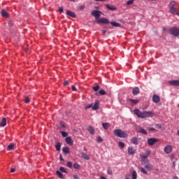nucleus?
Returning a JSON list of instances; mask_svg holds the SVG:
<instances>
[{
    "label": "nucleus",
    "instance_id": "nucleus-1",
    "mask_svg": "<svg viewBox=\"0 0 179 179\" xmlns=\"http://www.w3.org/2000/svg\"><path fill=\"white\" fill-rule=\"evenodd\" d=\"M134 114L138 117V118H149L153 115V112L152 111H141L139 109H135L134 110Z\"/></svg>",
    "mask_w": 179,
    "mask_h": 179
},
{
    "label": "nucleus",
    "instance_id": "nucleus-2",
    "mask_svg": "<svg viewBox=\"0 0 179 179\" xmlns=\"http://www.w3.org/2000/svg\"><path fill=\"white\" fill-rule=\"evenodd\" d=\"M114 135L117 138H128V134H127L124 131L121 129L114 130Z\"/></svg>",
    "mask_w": 179,
    "mask_h": 179
},
{
    "label": "nucleus",
    "instance_id": "nucleus-3",
    "mask_svg": "<svg viewBox=\"0 0 179 179\" xmlns=\"http://www.w3.org/2000/svg\"><path fill=\"white\" fill-rule=\"evenodd\" d=\"M169 34L173 36V37H178L179 36V29L178 27H173L168 29Z\"/></svg>",
    "mask_w": 179,
    "mask_h": 179
},
{
    "label": "nucleus",
    "instance_id": "nucleus-4",
    "mask_svg": "<svg viewBox=\"0 0 179 179\" xmlns=\"http://www.w3.org/2000/svg\"><path fill=\"white\" fill-rule=\"evenodd\" d=\"M92 16H94L97 22V20H99L100 16L101 15V11L94 10L91 12Z\"/></svg>",
    "mask_w": 179,
    "mask_h": 179
},
{
    "label": "nucleus",
    "instance_id": "nucleus-5",
    "mask_svg": "<svg viewBox=\"0 0 179 179\" xmlns=\"http://www.w3.org/2000/svg\"><path fill=\"white\" fill-rule=\"evenodd\" d=\"M147 142L150 146H153V145L159 142V139L155 138H150L148 139Z\"/></svg>",
    "mask_w": 179,
    "mask_h": 179
},
{
    "label": "nucleus",
    "instance_id": "nucleus-6",
    "mask_svg": "<svg viewBox=\"0 0 179 179\" xmlns=\"http://www.w3.org/2000/svg\"><path fill=\"white\" fill-rule=\"evenodd\" d=\"M164 152L166 153V155H170L171 152H173V146L168 145L164 147Z\"/></svg>",
    "mask_w": 179,
    "mask_h": 179
},
{
    "label": "nucleus",
    "instance_id": "nucleus-7",
    "mask_svg": "<svg viewBox=\"0 0 179 179\" xmlns=\"http://www.w3.org/2000/svg\"><path fill=\"white\" fill-rule=\"evenodd\" d=\"M97 23H103V24H108L110 23V21L107 18H101L99 20H97Z\"/></svg>",
    "mask_w": 179,
    "mask_h": 179
},
{
    "label": "nucleus",
    "instance_id": "nucleus-8",
    "mask_svg": "<svg viewBox=\"0 0 179 179\" xmlns=\"http://www.w3.org/2000/svg\"><path fill=\"white\" fill-rule=\"evenodd\" d=\"M151 152L150 150H147L145 151L144 153L141 155V159H148V157H149V155H150Z\"/></svg>",
    "mask_w": 179,
    "mask_h": 179
},
{
    "label": "nucleus",
    "instance_id": "nucleus-9",
    "mask_svg": "<svg viewBox=\"0 0 179 179\" xmlns=\"http://www.w3.org/2000/svg\"><path fill=\"white\" fill-rule=\"evenodd\" d=\"M65 141L67 145H69L70 146H72L73 145V140H72V137L68 136L65 138Z\"/></svg>",
    "mask_w": 179,
    "mask_h": 179
},
{
    "label": "nucleus",
    "instance_id": "nucleus-10",
    "mask_svg": "<svg viewBox=\"0 0 179 179\" xmlns=\"http://www.w3.org/2000/svg\"><path fill=\"white\" fill-rule=\"evenodd\" d=\"M80 157H83V159H85V160H90V157L85 152H80L79 154Z\"/></svg>",
    "mask_w": 179,
    "mask_h": 179
},
{
    "label": "nucleus",
    "instance_id": "nucleus-11",
    "mask_svg": "<svg viewBox=\"0 0 179 179\" xmlns=\"http://www.w3.org/2000/svg\"><path fill=\"white\" fill-rule=\"evenodd\" d=\"M128 154L130 155V156H134L135 155V150L134 147L130 146L128 148Z\"/></svg>",
    "mask_w": 179,
    "mask_h": 179
},
{
    "label": "nucleus",
    "instance_id": "nucleus-12",
    "mask_svg": "<svg viewBox=\"0 0 179 179\" xmlns=\"http://www.w3.org/2000/svg\"><path fill=\"white\" fill-rule=\"evenodd\" d=\"M171 86H179V80H173L169 82Z\"/></svg>",
    "mask_w": 179,
    "mask_h": 179
},
{
    "label": "nucleus",
    "instance_id": "nucleus-13",
    "mask_svg": "<svg viewBox=\"0 0 179 179\" xmlns=\"http://www.w3.org/2000/svg\"><path fill=\"white\" fill-rule=\"evenodd\" d=\"M145 169L148 170V171H151V170L153 169V165H152L149 162H146L145 164Z\"/></svg>",
    "mask_w": 179,
    "mask_h": 179
},
{
    "label": "nucleus",
    "instance_id": "nucleus-14",
    "mask_svg": "<svg viewBox=\"0 0 179 179\" xmlns=\"http://www.w3.org/2000/svg\"><path fill=\"white\" fill-rule=\"evenodd\" d=\"M139 93H141V90H139V87H136L133 89L132 94L134 96H136V94H139Z\"/></svg>",
    "mask_w": 179,
    "mask_h": 179
},
{
    "label": "nucleus",
    "instance_id": "nucleus-15",
    "mask_svg": "<svg viewBox=\"0 0 179 179\" xmlns=\"http://www.w3.org/2000/svg\"><path fill=\"white\" fill-rule=\"evenodd\" d=\"M152 101L153 103H159V101H160V96L156 94H154L152 96Z\"/></svg>",
    "mask_w": 179,
    "mask_h": 179
},
{
    "label": "nucleus",
    "instance_id": "nucleus-16",
    "mask_svg": "<svg viewBox=\"0 0 179 179\" xmlns=\"http://www.w3.org/2000/svg\"><path fill=\"white\" fill-rule=\"evenodd\" d=\"M100 105V102L96 100L95 101L94 105H92V110H99V106Z\"/></svg>",
    "mask_w": 179,
    "mask_h": 179
},
{
    "label": "nucleus",
    "instance_id": "nucleus-17",
    "mask_svg": "<svg viewBox=\"0 0 179 179\" xmlns=\"http://www.w3.org/2000/svg\"><path fill=\"white\" fill-rule=\"evenodd\" d=\"M169 12H171L172 15H177L178 16H179V13L178 11H177V8L176 7H174L173 8L169 9Z\"/></svg>",
    "mask_w": 179,
    "mask_h": 179
},
{
    "label": "nucleus",
    "instance_id": "nucleus-18",
    "mask_svg": "<svg viewBox=\"0 0 179 179\" xmlns=\"http://www.w3.org/2000/svg\"><path fill=\"white\" fill-rule=\"evenodd\" d=\"M66 14L67 15V16H70L71 17H76V15L75 14V13L71 10H67Z\"/></svg>",
    "mask_w": 179,
    "mask_h": 179
},
{
    "label": "nucleus",
    "instance_id": "nucleus-19",
    "mask_svg": "<svg viewBox=\"0 0 179 179\" xmlns=\"http://www.w3.org/2000/svg\"><path fill=\"white\" fill-rule=\"evenodd\" d=\"M1 13L3 17H9V13H8V12H6L5 9L1 10Z\"/></svg>",
    "mask_w": 179,
    "mask_h": 179
},
{
    "label": "nucleus",
    "instance_id": "nucleus-20",
    "mask_svg": "<svg viewBox=\"0 0 179 179\" xmlns=\"http://www.w3.org/2000/svg\"><path fill=\"white\" fill-rule=\"evenodd\" d=\"M106 8L107 9H108L109 10H117V8L114 6H111L110 4H107L106 5Z\"/></svg>",
    "mask_w": 179,
    "mask_h": 179
},
{
    "label": "nucleus",
    "instance_id": "nucleus-21",
    "mask_svg": "<svg viewBox=\"0 0 179 179\" xmlns=\"http://www.w3.org/2000/svg\"><path fill=\"white\" fill-rule=\"evenodd\" d=\"M131 143H133V145H138V138L136 137H133L131 139Z\"/></svg>",
    "mask_w": 179,
    "mask_h": 179
},
{
    "label": "nucleus",
    "instance_id": "nucleus-22",
    "mask_svg": "<svg viewBox=\"0 0 179 179\" xmlns=\"http://www.w3.org/2000/svg\"><path fill=\"white\" fill-rule=\"evenodd\" d=\"M174 6H176V1H172L169 4V10L174 8H175Z\"/></svg>",
    "mask_w": 179,
    "mask_h": 179
},
{
    "label": "nucleus",
    "instance_id": "nucleus-23",
    "mask_svg": "<svg viewBox=\"0 0 179 179\" xmlns=\"http://www.w3.org/2000/svg\"><path fill=\"white\" fill-rule=\"evenodd\" d=\"M110 24H111V26H113V27H120V24L118 22H110Z\"/></svg>",
    "mask_w": 179,
    "mask_h": 179
},
{
    "label": "nucleus",
    "instance_id": "nucleus-24",
    "mask_svg": "<svg viewBox=\"0 0 179 179\" xmlns=\"http://www.w3.org/2000/svg\"><path fill=\"white\" fill-rule=\"evenodd\" d=\"M88 132H90V134H91V135H94V129H93V127L90 126L88 127Z\"/></svg>",
    "mask_w": 179,
    "mask_h": 179
},
{
    "label": "nucleus",
    "instance_id": "nucleus-25",
    "mask_svg": "<svg viewBox=\"0 0 179 179\" xmlns=\"http://www.w3.org/2000/svg\"><path fill=\"white\" fill-rule=\"evenodd\" d=\"M0 125L1 127H6V118L3 117L1 120V122H0Z\"/></svg>",
    "mask_w": 179,
    "mask_h": 179
},
{
    "label": "nucleus",
    "instance_id": "nucleus-26",
    "mask_svg": "<svg viewBox=\"0 0 179 179\" xmlns=\"http://www.w3.org/2000/svg\"><path fill=\"white\" fill-rule=\"evenodd\" d=\"M110 123H103L102 124V127L103 128V129H108V128H110Z\"/></svg>",
    "mask_w": 179,
    "mask_h": 179
},
{
    "label": "nucleus",
    "instance_id": "nucleus-27",
    "mask_svg": "<svg viewBox=\"0 0 179 179\" xmlns=\"http://www.w3.org/2000/svg\"><path fill=\"white\" fill-rule=\"evenodd\" d=\"M7 149L8 150H13V149H15V144L10 143L9 145H8Z\"/></svg>",
    "mask_w": 179,
    "mask_h": 179
},
{
    "label": "nucleus",
    "instance_id": "nucleus-28",
    "mask_svg": "<svg viewBox=\"0 0 179 179\" xmlns=\"http://www.w3.org/2000/svg\"><path fill=\"white\" fill-rule=\"evenodd\" d=\"M131 176H132V179L138 178V173H136V171H133Z\"/></svg>",
    "mask_w": 179,
    "mask_h": 179
},
{
    "label": "nucleus",
    "instance_id": "nucleus-29",
    "mask_svg": "<svg viewBox=\"0 0 179 179\" xmlns=\"http://www.w3.org/2000/svg\"><path fill=\"white\" fill-rule=\"evenodd\" d=\"M140 134H143V135H148V131L145 129L141 128L140 130L138 131Z\"/></svg>",
    "mask_w": 179,
    "mask_h": 179
},
{
    "label": "nucleus",
    "instance_id": "nucleus-30",
    "mask_svg": "<svg viewBox=\"0 0 179 179\" xmlns=\"http://www.w3.org/2000/svg\"><path fill=\"white\" fill-rule=\"evenodd\" d=\"M62 152L65 153V155H68L69 153V148L64 147L62 148Z\"/></svg>",
    "mask_w": 179,
    "mask_h": 179
},
{
    "label": "nucleus",
    "instance_id": "nucleus-31",
    "mask_svg": "<svg viewBox=\"0 0 179 179\" xmlns=\"http://www.w3.org/2000/svg\"><path fill=\"white\" fill-rule=\"evenodd\" d=\"M56 174H57V177H59V178H62L64 177V175L59 171H57Z\"/></svg>",
    "mask_w": 179,
    "mask_h": 179
},
{
    "label": "nucleus",
    "instance_id": "nucleus-32",
    "mask_svg": "<svg viewBox=\"0 0 179 179\" xmlns=\"http://www.w3.org/2000/svg\"><path fill=\"white\" fill-rule=\"evenodd\" d=\"M129 101L131 102L132 104H138V103H139V100H138V99H130Z\"/></svg>",
    "mask_w": 179,
    "mask_h": 179
},
{
    "label": "nucleus",
    "instance_id": "nucleus-33",
    "mask_svg": "<svg viewBox=\"0 0 179 179\" xmlns=\"http://www.w3.org/2000/svg\"><path fill=\"white\" fill-rule=\"evenodd\" d=\"M118 145L120 149H124L125 148V143L121 141L119 142Z\"/></svg>",
    "mask_w": 179,
    "mask_h": 179
},
{
    "label": "nucleus",
    "instance_id": "nucleus-34",
    "mask_svg": "<svg viewBox=\"0 0 179 179\" xmlns=\"http://www.w3.org/2000/svg\"><path fill=\"white\" fill-rule=\"evenodd\" d=\"M99 94H101V96H104L106 94H107V93L106 92V91L104 90H100L99 91Z\"/></svg>",
    "mask_w": 179,
    "mask_h": 179
},
{
    "label": "nucleus",
    "instance_id": "nucleus-35",
    "mask_svg": "<svg viewBox=\"0 0 179 179\" xmlns=\"http://www.w3.org/2000/svg\"><path fill=\"white\" fill-rule=\"evenodd\" d=\"M56 150H61V143H57L55 145Z\"/></svg>",
    "mask_w": 179,
    "mask_h": 179
},
{
    "label": "nucleus",
    "instance_id": "nucleus-36",
    "mask_svg": "<svg viewBox=\"0 0 179 179\" xmlns=\"http://www.w3.org/2000/svg\"><path fill=\"white\" fill-rule=\"evenodd\" d=\"M92 89H93L94 92H99V89H100V86L96 85L95 87H93Z\"/></svg>",
    "mask_w": 179,
    "mask_h": 179
},
{
    "label": "nucleus",
    "instance_id": "nucleus-37",
    "mask_svg": "<svg viewBox=\"0 0 179 179\" xmlns=\"http://www.w3.org/2000/svg\"><path fill=\"white\" fill-rule=\"evenodd\" d=\"M61 134H62V136H63V138H66L68 136V133L65 131H61Z\"/></svg>",
    "mask_w": 179,
    "mask_h": 179
},
{
    "label": "nucleus",
    "instance_id": "nucleus-38",
    "mask_svg": "<svg viewBox=\"0 0 179 179\" xmlns=\"http://www.w3.org/2000/svg\"><path fill=\"white\" fill-rule=\"evenodd\" d=\"M59 170L62 173H68V171H66V169L64 167L61 166L59 168Z\"/></svg>",
    "mask_w": 179,
    "mask_h": 179
},
{
    "label": "nucleus",
    "instance_id": "nucleus-39",
    "mask_svg": "<svg viewBox=\"0 0 179 179\" xmlns=\"http://www.w3.org/2000/svg\"><path fill=\"white\" fill-rule=\"evenodd\" d=\"M89 108H93V104H89V105H87L86 106H85V110H87Z\"/></svg>",
    "mask_w": 179,
    "mask_h": 179
},
{
    "label": "nucleus",
    "instance_id": "nucleus-40",
    "mask_svg": "<svg viewBox=\"0 0 179 179\" xmlns=\"http://www.w3.org/2000/svg\"><path fill=\"white\" fill-rule=\"evenodd\" d=\"M141 172L143 173V174H148V171L144 169V168H141L140 169Z\"/></svg>",
    "mask_w": 179,
    "mask_h": 179
},
{
    "label": "nucleus",
    "instance_id": "nucleus-41",
    "mask_svg": "<svg viewBox=\"0 0 179 179\" xmlns=\"http://www.w3.org/2000/svg\"><path fill=\"white\" fill-rule=\"evenodd\" d=\"M79 167H80V166H79V164L78 163H75L73 164V168L76 169V170H78L79 169Z\"/></svg>",
    "mask_w": 179,
    "mask_h": 179
},
{
    "label": "nucleus",
    "instance_id": "nucleus-42",
    "mask_svg": "<svg viewBox=\"0 0 179 179\" xmlns=\"http://www.w3.org/2000/svg\"><path fill=\"white\" fill-rule=\"evenodd\" d=\"M155 128H157V129H162V124H155Z\"/></svg>",
    "mask_w": 179,
    "mask_h": 179
},
{
    "label": "nucleus",
    "instance_id": "nucleus-43",
    "mask_svg": "<svg viewBox=\"0 0 179 179\" xmlns=\"http://www.w3.org/2000/svg\"><path fill=\"white\" fill-rule=\"evenodd\" d=\"M97 142H98V143H100V142H103V138H101V136H98Z\"/></svg>",
    "mask_w": 179,
    "mask_h": 179
},
{
    "label": "nucleus",
    "instance_id": "nucleus-44",
    "mask_svg": "<svg viewBox=\"0 0 179 179\" xmlns=\"http://www.w3.org/2000/svg\"><path fill=\"white\" fill-rule=\"evenodd\" d=\"M135 0H129L127 2V5H132V3H134Z\"/></svg>",
    "mask_w": 179,
    "mask_h": 179
},
{
    "label": "nucleus",
    "instance_id": "nucleus-45",
    "mask_svg": "<svg viewBox=\"0 0 179 179\" xmlns=\"http://www.w3.org/2000/svg\"><path fill=\"white\" fill-rule=\"evenodd\" d=\"M72 163L71 162H68L66 164L67 167H69V169L72 168Z\"/></svg>",
    "mask_w": 179,
    "mask_h": 179
},
{
    "label": "nucleus",
    "instance_id": "nucleus-46",
    "mask_svg": "<svg viewBox=\"0 0 179 179\" xmlns=\"http://www.w3.org/2000/svg\"><path fill=\"white\" fill-rule=\"evenodd\" d=\"M24 102L27 103V104L30 103V98L29 97L25 98Z\"/></svg>",
    "mask_w": 179,
    "mask_h": 179
},
{
    "label": "nucleus",
    "instance_id": "nucleus-47",
    "mask_svg": "<svg viewBox=\"0 0 179 179\" xmlns=\"http://www.w3.org/2000/svg\"><path fill=\"white\" fill-rule=\"evenodd\" d=\"M71 89L73 92H76V87L74 85H71Z\"/></svg>",
    "mask_w": 179,
    "mask_h": 179
},
{
    "label": "nucleus",
    "instance_id": "nucleus-48",
    "mask_svg": "<svg viewBox=\"0 0 179 179\" xmlns=\"http://www.w3.org/2000/svg\"><path fill=\"white\" fill-rule=\"evenodd\" d=\"M59 12H60L61 13H62V12H64V8H62V7H59Z\"/></svg>",
    "mask_w": 179,
    "mask_h": 179
},
{
    "label": "nucleus",
    "instance_id": "nucleus-49",
    "mask_svg": "<svg viewBox=\"0 0 179 179\" xmlns=\"http://www.w3.org/2000/svg\"><path fill=\"white\" fill-rule=\"evenodd\" d=\"M108 174H113V171L110 169H108Z\"/></svg>",
    "mask_w": 179,
    "mask_h": 179
},
{
    "label": "nucleus",
    "instance_id": "nucleus-50",
    "mask_svg": "<svg viewBox=\"0 0 179 179\" xmlns=\"http://www.w3.org/2000/svg\"><path fill=\"white\" fill-rule=\"evenodd\" d=\"M64 86H68V85H69V81H65L64 83Z\"/></svg>",
    "mask_w": 179,
    "mask_h": 179
},
{
    "label": "nucleus",
    "instance_id": "nucleus-51",
    "mask_svg": "<svg viewBox=\"0 0 179 179\" xmlns=\"http://www.w3.org/2000/svg\"><path fill=\"white\" fill-rule=\"evenodd\" d=\"M155 128H153V127H149L148 128V131H155Z\"/></svg>",
    "mask_w": 179,
    "mask_h": 179
},
{
    "label": "nucleus",
    "instance_id": "nucleus-52",
    "mask_svg": "<svg viewBox=\"0 0 179 179\" xmlns=\"http://www.w3.org/2000/svg\"><path fill=\"white\" fill-rule=\"evenodd\" d=\"M73 178L74 179H78L79 178L78 177V175H73Z\"/></svg>",
    "mask_w": 179,
    "mask_h": 179
},
{
    "label": "nucleus",
    "instance_id": "nucleus-53",
    "mask_svg": "<svg viewBox=\"0 0 179 179\" xmlns=\"http://www.w3.org/2000/svg\"><path fill=\"white\" fill-rule=\"evenodd\" d=\"M8 26H9L10 27H12V26H13L12 22H8Z\"/></svg>",
    "mask_w": 179,
    "mask_h": 179
},
{
    "label": "nucleus",
    "instance_id": "nucleus-54",
    "mask_svg": "<svg viewBox=\"0 0 179 179\" xmlns=\"http://www.w3.org/2000/svg\"><path fill=\"white\" fill-rule=\"evenodd\" d=\"M59 159H60L61 162H64V158H62V155H60Z\"/></svg>",
    "mask_w": 179,
    "mask_h": 179
},
{
    "label": "nucleus",
    "instance_id": "nucleus-55",
    "mask_svg": "<svg viewBox=\"0 0 179 179\" xmlns=\"http://www.w3.org/2000/svg\"><path fill=\"white\" fill-rule=\"evenodd\" d=\"M15 169L12 168V169H10V173H15Z\"/></svg>",
    "mask_w": 179,
    "mask_h": 179
},
{
    "label": "nucleus",
    "instance_id": "nucleus-56",
    "mask_svg": "<svg viewBox=\"0 0 179 179\" xmlns=\"http://www.w3.org/2000/svg\"><path fill=\"white\" fill-rule=\"evenodd\" d=\"M106 33H107V30L103 29L102 31V34L104 35V34H106Z\"/></svg>",
    "mask_w": 179,
    "mask_h": 179
},
{
    "label": "nucleus",
    "instance_id": "nucleus-57",
    "mask_svg": "<svg viewBox=\"0 0 179 179\" xmlns=\"http://www.w3.org/2000/svg\"><path fill=\"white\" fill-rule=\"evenodd\" d=\"M96 2H104L105 0H95Z\"/></svg>",
    "mask_w": 179,
    "mask_h": 179
},
{
    "label": "nucleus",
    "instance_id": "nucleus-58",
    "mask_svg": "<svg viewBox=\"0 0 179 179\" xmlns=\"http://www.w3.org/2000/svg\"><path fill=\"white\" fill-rule=\"evenodd\" d=\"M173 179H179V178H178V176H174Z\"/></svg>",
    "mask_w": 179,
    "mask_h": 179
},
{
    "label": "nucleus",
    "instance_id": "nucleus-59",
    "mask_svg": "<svg viewBox=\"0 0 179 179\" xmlns=\"http://www.w3.org/2000/svg\"><path fill=\"white\" fill-rule=\"evenodd\" d=\"M125 179H129V175H126V178Z\"/></svg>",
    "mask_w": 179,
    "mask_h": 179
},
{
    "label": "nucleus",
    "instance_id": "nucleus-60",
    "mask_svg": "<svg viewBox=\"0 0 179 179\" xmlns=\"http://www.w3.org/2000/svg\"><path fill=\"white\" fill-rule=\"evenodd\" d=\"M101 179H107V178H106L105 177L101 176Z\"/></svg>",
    "mask_w": 179,
    "mask_h": 179
},
{
    "label": "nucleus",
    "instance_id": "nucleus-61",
    "mask_svg": "<svg viewBox=\"0 0 179 179\" xmlns=\"http://www.w3.org/2000/svg\"><path fill=\"white\" fill-rule=\"evenodd\" d=\"M166 28H163V31H166Z\"/></svg>",
    "mask_w": 179,
    "mask_h": 179
},
{
    "label": "nucleus",
    "instance_id": "nucleus-62",
    "mask_svg": "<svg viewBox=\"0 0 179 179\" xmlns=\"http://www.w3.org/2000/svg\"><path fill=\"white\" fill-rule=\"evenodd\" d=\"M71 1H75V0H71Z\"/></svg>",
    "mask_w": 179,
    "mask_h": 179
}]
</instances>
